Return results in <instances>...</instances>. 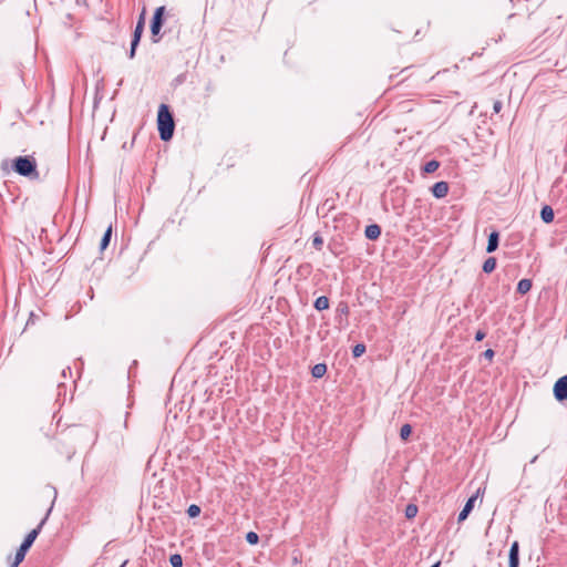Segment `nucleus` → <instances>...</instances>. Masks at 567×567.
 <instances>
[{"mask_svg":"<svg viewBox=\"0 0 567 567\" xmlns=\"http://www.w3.org/2000/svg\"><path fill=\"white\" fill-rule=\"evenodd\" d=\"M381 229L378 225H370L365 228V236L371 240H375L380 237Z\"/></svg>","mask_w":567,"mask_h":567,"instance_id":"10","label":"nucleus"},{"mask_svg":"<svg viewBox=\"0 0 567 567\" xmlns=\"http://www.w3.org/2000/svg\"><path fill=\"white\" fill-rule=\"evenodd\" d=\"M341 312L347 313V312H348V307H347V306H343V307H342V309H341Z\"/></svg>","mask_w":567,"mask_h":567,"instance_id":"32","label":"nucleus"},{"mask_svg":"<svg viewBox=\"0 0 567 567\" xmlns=\"http://www.w3.org/2000/svg\"><path fill=\"white\" fill-rule=\"evenodd\" d=\"M44 522H42L38 528H34L32 529L24 538L23 540V544H27L29 547L32 546V544L34 543L35 538L38 537L39 535V532H40V528L41 526L43 525Z\"/></svg>","mask_w":567,"mask_h":567,"instance_id":"12","label":"nucleus"},{"mask_svg":"<svg viewBox=\"0 0 567 567\" xmlns=\"http://www.w3.org/2000/svg\"><path fill=\"white\" fill-rule=\"evenodd\" d=\"M157 124L161 138L163 141L171 140L174 133V120L168 106L165 104H161L158 109Z\"/></svg>","mask_w":567,"mask_h":567,"instance_id":"1","label":"nucleus"},{"mask_svg":"<svg viewBox=\"0 0 567 567\" xmlns=\"http://www.w3.org/2000/svg\"><path fill=\"white\" fill-rule=\"evenodd\" d=\"M496 267V259L494 257L487 258L483 264V271L486 274L492 272Z\"/></svg>","mask_w":567,"mask_h":567,"instance_id":"15","label":"nucleus"},{"mask_svg":"<svg viewBox=\"0 0 567 567\" xmlns=\"http://www.w3.org/2000/svg\"><path fill=\"white\" fill-rule=\"evenodd\" d=\"M315 307L317 310H324L329 308V299L324 296L317 298L315 302Z\"/></svg>","mask_w":567,"mask_h":567,"instance_id":"16","label":"nucleus"},{"mask_svg":"<svg viewBox=\"0 0 567 567\" xmlns=\"http://www.w3.org/2000/svg\"><path fill=\"white\" fill-rule=\"evenodd\" d=\"M187 514L189 517L194 518V517H197L199 514H200V507L193 504L188 507L187 509Z\"/></svg>","mask_w":567,"mask_h":567,"instance_id":"22","label":"nucleus"},{"mask_svg":"<svg viewBox=\"0 0 567 567\" xmlns=\"http://www.w3.org/2000/svg\"><path fill=\"white\" fill-rule=\"evenodd\" d=\"M365 352V346L362 343H359L353 347L352 353L355 358L361 357Z\"/></svg>","mask_w":567,"mask_h":567,"instance_id":"23","label":"nucleus"},{"mask_svg":"<svg viewBox=\"0 0 567 567\" xmlns=\"http://www.w3.org/2000/svg\"><path fill=\"white\" fill-rule=\"evenodd\" d=\"M485 338V333L483 331H477L475 334L476 341H482Z\"/></svg>","mask_w":567,"mask_h":567,"instance_id":"28","label":"nucleus"},{"mask_svg":"<svg viewBox=\"0 0 567 567\" xmlns=\"http://www.w3.org/2000/svg\"><path fill=\"white\" fill-rule=\"evenodd\" d=\"M412 433V427L410 424H404L400 430V436L403 441L408 440Z\"/></svg>","mask_w":567,"mask_h":567,"instance_id":"18","label":"nucleus"},{"mask_svg":"<svg viewBox=\"0 0 567 567\" xmlns=\"http://www.w3.org/2000/svg\"><path fill=\"white\" fill-rule=\"evenodd\" d=\"M13 168L14 171L22 175L28 177H38L37 173V163L33 157L30 156H19L13 162Z\"/></svg>","mask_w":567,"mask_h":567,"instance_id":"2","label":"nucleus"},{"mask_svg":"<svg viewBox=\"0 0 567 567\" xmlns=\"http://www.w3.org/2000/svg\"><path fill=\"white\" fill-rule=\"evenodd\" d=\"M169 563L172 567H182L183 566V558L178 554H174L169 558Z\"/></svg>","mask_w":567,"mask_h":567,"instance_id":"19","label":"nucleus"},{"mask_svg":"<svg viewBox=\"0 0 567 567\" xmlns=\"http://www.w3.org/2000/svg\"><path fill=\"white\" fill-rule=\"evenodd\" d=\"M518 543L514 542L509 549V567H518Z\"/></svg>","mask_w":567,"mask_h":567,"instance_id":"8","label":"nucleus"},{"mask_svg":"<svg viewBox=\"0 0 567 567\" xmlns=\"http://www.w3.org/2000/svg\"><path fill=\"white\" fill-rule=\"evenodd\" d=\"M497 247H498V233L493 231L489 234L486 251L493 252L497 249Z\"/></svg>","mask_w":567,"mask_h":567,"instance_id":"9","label":"nucleus"},{"mask_svg":"<svg viewBox=\"0 0 567 567\" xmlns=\"http://www.w3.org/2000/svg\"><path fill=\"white\" fill-rule=\"evenodd\" d=\"M485 491V488H478L476 491V493L470 497L465 504V506L463 507V509L461 511V513L458 514V522H463L467 518V516L470 515V513L472 512L473 507H474V504H475V501L476 498L483 494Z\"/></svg>","mask_w":567,"mask_h":567,"instance_id":"4","label":"nucleus"},{"mask_svg":"<svg viewBox=\"0 0 567 567\" xmlns=\"http://www.w3.org/2000/svg\"><path fill=\"white\" fill-rule=\"evenodd\" d=\"M111 235H112V227L109 226V228L106 229L102 240H101V249L104 250L109 244H110V239H111Z\"/></svg>","mask_w":567,"mask_h":567,"instance_id":"17","label":"nucleus"},{"mask_svg":"<svg viewBox=\"0 0 567 567\" xmlns=\"http://www.w3.org/2000/svg\"><path fill=\"white\" fill-rule=\"evenodd\" d=\"M246 540L250 544V545H256L259 540V537L258 535L255 533V532H249L247 533L246 535Z\"/></svg>","mask_w":567,"mask_h":567,"instance_id":"24","label":"nucleus"},{"mask_svg":"<svg viewBox=\"0 0 567 567\" xmlns=\"http://www.w3.org/2000/svg\"><path fill=\"white\" fill-rule=\"evenodd\" d=\"M144 13H145V10H143V12H142L138 21H137V24L135 27L134 37H133V40H132L131 51H130V58L131 59H133L134 55H135L136 48L138 45V42L141 40L142 33H143V30H144Z\"/></svg>","mask_w":567,"mask_h":567,"instance_id":"3","label":"nucleus"},{"mask_svg":"<svg viewBox=\"0 0 567 567\" xmlns=\"http://www.w3.org/2000/svg\"><path fill=\"white\" fill-rule=\"evenodd\" d=\"M164 11H165V7H158L155 10V13H154V17L152 20V24H151V31H152L153 37L157 35L162 29Z\"/></svg>","mask_w":567,"mask_h":567,"instance_id":"5","label":"nucleus"},{"mask_svg":"<svg viewBox=\"0 0 567 567\" xmlns=\"http://www.w3.org/2000/svg\"><path fill=\"white\" fill-rule=\"evenodd\" d=\"M532 289V281L529 279H522L518 281L517 291L522 295L527 293Z\"/></svg>","mask_w":567,"mask_h":567,"instance_id":"13","label":"nucleus"},{"mask_svg":"<svg viewBox=\"0 0 567 567\" xmlns=\"http://www.w3.org/2000/svg\"><path fill=\"white\" fill-rule=\"evenodd\" d=\"M484 357L488 360H492L493 357H494V351L492 349H487L485 352H484Z\"/></svg>","mask_w":567,"mask_h":567,"instance_id":"27","label":"nucleus"},{"mask_svg":"<svg viewBox=\"0 0 567 567\" xmlns=\"http://www.w3.org/2000/svg\"><path fill=\"white\" fill-rule=\"evenodd\" d=\"M554 394L559 401L567 400V375L557 380L554 385Z\"/></svg>","mask_w":567,"mask_h":567,"instance_id":"6","label":"nucleus"},{"mask_svg":"<svg viewBox=\"0 0 567 567\" xmlns=\"http://www.w3.org/2000/svg\"><path fill=\"white\" fill-rule=\"evenodd\" d=\"M416 514H417L416 505L410 504V505L406 506V508H405V516L408 518H413V517L416 516Z\"/></svg>","mask_w":567,"mask_h":567,"instance_id":"20","label":"nucleus"},{"mask_svg":"<svg viewBox=\"0 0 567 567\" xmlns=\"http://www.w3.org/2000/svg\"><path fill=\"white\" fill-rule=\"evenodd\" d=\"M449 193V184L446 182H437L432 187V194L436 198H443Z\"/></svg>","mask_w":567,"mask_h":567,"instance_id":"7","label":"nucleus"},{"mask_svg":"<svg viewBox=\"0 0 567 567\" xmlns=\"http://www.w3.org/2000/svg\"><path fill=\"white\" fill-rule=\"evenodd\" d=\"M326 372L327 365L323 363L316 364L311 370L312 377L317 379L322 378L326 374Z\"/></svg>","mask_w":567,"mask_h":567,"instance_id":"14","label":"nucleus"},{"mask_svg":"<svg viewBox=\"0 0 567 567\" xmlns=\"http://www.w3.org/2000/svg\"><path fill=\"white\" fill-rule=\"evenodd\" d=\"M440 164L436 161H430L425 164L424 171L426 173H433L439 168Z\"/></svg>","mask_w":567,"mask_h":567,"instance_id":"21","label":"nucleus"},{"mask_svg":"<svg viewBox=\"0 0 567 567\" xmlns=\"http://www.w3.org/2000/svg\"><path fill=\"white\" fill-rule=\"evenodd\" d=\"M24 556H25V555H24L23 553H21L20 550H18V551L16 553L14 564H13V566H12V567H17V566H18V565H19V564L24 559Z\"/></svg>","mask_w":567,"mask_h":567,"instance_id":"25","label":"nucleus"},{"mask_svg":"<svg viewBox=\"0 0 567 567\" xmlns=\"http://www.w3.org/2000/svg\"><path fill=\"white\" fill-rule=\"evenodd\" d=\"M554 210L551 207L549 206H544L542 208V212H540V217L546 223V224H549L554 220Z\"/></svg>","mask_w":567,"mask_h":567,"instance_id":"11","label":"nucleus"},{"mask_svg":"<svg viewBox=\"0 0 567 567\" xmlns=\"http://www.w3.org/2000/svg\"><path fill=\"white\" fill-rule=\"evenodd\" d=\"M493 109H494V112L495 113H499L501 110H502V102L501 101H496L493 105Z\"/></svg>","mask_w":567,"mask_h":567,"instance_id":"26","label":"nucleus"},{"mask_svg":"<svg viewBox=\"0 0 567 567\" xmlns=\"http://www.w3.org/2000/svg\"><path fill=\"white\" fill-rule=\"evenodd\" d=\"M313 245L319 248L322 245V239L320 237H315Z\"/></svg>","mask_w":567,"mask_h":567,"instance_id":"29","label":"nucleus"},{"mask_svg":"<svg viewBox=\"0 0 567 567\" xmlns=\"http://www.w3.org/2000/svg\"><path fill=\"white\" fill-rule=\"evenodd\" d=\"M29 548L30 547L27 544L22 543L18 550H20L21 553H23L25 555Z\"/></svg>","mask_w":567,"mask_h":567,"instance_id":"30","label":"nucleus"},{"mask_svg":"<svg viewBox=\"0 0 567 567\" xmlns=\"http://www.w3.org/2000/svg\"><path fill=\"white\" fill-rule=\"evenodd\" d=\"M292 561H293V564H299L300 559H299V557L296 556V557H293Z\"/></svg>","mask_w":567,"mask_h":567,"instance_id":"31","label":"nucleus"}]
</instances>
